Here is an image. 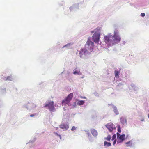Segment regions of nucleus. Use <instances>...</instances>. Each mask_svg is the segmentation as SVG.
Listing matches in <instances>:
<instances>
[{
	"label": "nucleus",
	"mask_w": 149,
	"mask_h": 149,
	"mask_svg": "<svg viewBox=\"0 0 149 149\" xmlns=\"http://www.w3.org/2000/svg\"><path fill=\"white\" fill-rule=\"evenodd\" d=\"M118 32L116 29L114 31V34L112 36L111 33L104 36V39L105 42L109 44H114L119 42L121 40V38L118 34Z\"/></svg>",
	"instance_id": "obj_1"
},
{
	"label": "nucleus",
	"mask_w": 149,
	"mask_h": 149,
	"mask_svg": "<svg viewBox=\"0 0 149 149\" xmlns=\"http://www.w3.org/2000/svg\"><path fill=\"white\" fill-rule=\"evenodd\" d=\"M73 96V94L72 93H71L68 95L67 97L62 101V105L65 106L66 104H69L72 99Z\"/></svg>",
	"instance_id": "obj_2"
},
{
	"label": "nucleus",
	"mask_w": 149,
	"mask_h": 149,
	"mask_svg": "<svg viewBox=\"0 0 149 149\" xmlns=\"http://www.w3.org/2000/svg\"><path fill=\"white\" fill-rule=\"evenodd\" d=\"M48 107V109L50 111L53 112L55 110L53 101L48 102H46L44 106V107Z\"/></svg>",
	"instance_id": "obj_3"
},
{
	"label": "nucleus",
	"mask_w": 149,
	"mask_h": 149,
	"mask_svg": "<svg viewBox=\"0 0 149 149\" xmlns=\"http://www.w3.org/2000/svg\"><path fill=\"white\" fill-rule=\"evenodd\" d=\"M106 126L110 132H112L113 130H116V128L114 125L111 123H108L106 125Z\"/></svg>",
	"instance_id": "obj_4"
},
{
	"label": "nucleus",
	"mask_w": 149,
	"mask_h": 149,
	"mask_svg": "<svg viewBox=\"0 0 149 149\" xmlns=\"http://www.w3.org/2000/svg\"><path fill=\"white\" fill-rule=\"evenodd\" d=\"M93 40L95 42L98 43L100 39V34L99 33H95L92 36Z\"/></svg>",
	"instance_id": "obj_5"
},
{
	"label": "nucleus",
	"mask_w": 149,
	"mask_h": 149,
	"mask_svg": "<svg viewBox=\"0 0 149 149\" xmlns=\"http://www.w3.org/2000/svg\"><path fill=\"white\" fill-rule=\"evenodd\" d=\"M88 52V50L85 48L81 49L79 52L80 56L81 57L83 55H86Z\"/></svg>",
	"instance_id": "obj_6"
},
{
	"label": "nucleus",
	"mask_w": 149,
	"mask_h": 149,
	"mask_svg": "<svg viewBox=\"0 0 149 149\" xmlns=\"http://www.w3.org/2000/svg\"><path fill=\"white\" fill-rule=\"evenodd\" d=\"M59 126L60 128L63 129L65 131L67 130L69 128V125L65 124H61Z\"/></svg>",
	"instance_id": "obj_7"
},
{
	"label": "nucleus",
	"mask_w": 149,
	"mask_h": 149,
	"mask_svg": "<svg viewBox=\"0 0 149 149\" xmlns=\"http://www.w3.org/2000/svg\"><path fill=\"white\" fill-rule=\"evenodd\" d=\"M91 132L92 135L96 137L98 135V133L96 130L93 129H91Z\"/></svg>",
	"instance_id": "obj_8"
},
{
	"label": "nucleus",
	"mask_w": 149,
	"mask_h": 149,
	"mask_svg": "<svg viewBox=\"0 0 149 149\" xmlns=\"http://www.w3.org/2000/svg\"><path fill=\"white\" fill-rule=\"evenodd\" d=\"M125 137V135L124 134H123L120 135L119 136V139L121 140L120 141H117V143H119L120 142H122L124 140Z\"/></svg>",
	"instance_id": "obj_9"
},
{
	"label": "nucleus",
	"mask_w": 149,
	"mask_h": 149,
	"mask_svg": "<svg viewBox=\"0 0 149 149\" xmlns=\"http://www.w3.org/2000/svg\"><path fill=\"white\" fill-rule=\"evenodd\" d=\"M86 45L90 46V47H93L94 46V43L88 39L86 42Z\"/></svg>",
	"instance_id": "obj_10"
},
{
	"label": "nucleus",
	"mask_w": 149,
	"mask_h": 149,
	"mask_svg": "<svg viewBox=\"0 0 149 149\" xmlns=\"http://www.w3.org/2000/svg\"><path fill=\"white\" fill-rule=\"evenodd\" d=\"M120 122L123 125L126 124L127 120L126 118L124 117H121L120 118Z\"/></svg>",
	"instance_id": "obj_11"
},
{
	"label": "nucleus",
	"mask_w": 149,
	"mask_h": 149,
	"mask_svg": "<svg viewBox=\"0 0 149 149\" xmlns=\"http://www.w3.org/2000/svg\"><path fill=\"white\" fill-rule=\"evenodd\" d=\"M13 78L12 76H8L7 77H5L4 79V80L5 81L7 80H9V81H12L13 79Z\"/></svg>",
	"instance_id": "obj_12"
},
{
	"label": "nucleus",
	"mask_w": 149,
	"mask_h": 149,
	"mask_svg": "<svg viewBox=\"0 0 149 149\" xmlns=\"http://www.w3.org/2000/svg\"><path fill=\"white\" fill-rule=\"evenodd\" d=\"M120 72L115 70L114 72V73L115 74V77L117 78H118L119 77V73Z\"/></svg>",
	"instance_id": "obj_13"
},
{
	"label": "nucleus",
	"mask_w": 149,
	"mask_h": 149,
	"mask_svg": "<svg viewBox=\"0 0 149 149\" xmlns=\"http://www.w3.org/2000/svg\"><path fill=\"white\" fill-rule=\"evenodd\" d=\"M84 103V102L83 100H80L78 101L77 103V104L79 105H83Z\"/></svg>",
	"instance_id": "obj_14"
},
{
	"label": "nucleus",
	"mask_w": 149,
	"mask_h": 149,
	"mask_svg": "<svg viewBox=\"0 0 149 149\" xmlns=\"http://www.w3.org/2000/svg\"><path fill=\"white\" fill-rule=\"evenodd\" d=\"M104 146H109L111 145V143L110 142H107L105 141L104 142Z\"/></svg>",
	"instance_id": "obj_15"
},
{
	"label": "nucleus",
	"mask_w": 149,
	"mask_h": 149,
	"mask_svg": "<svg viewBox=\"0 0 149 149\" xmlns=\"http://www.w3.org/2000/svg\"><path fill=\"white\" fill-rule=\"evenodd\" d=\"M113 110L115 113H116V115H118V111L117 110V108L116 107H114L113 108Z\"/></svg>",
	"instance_id": "obj_16"
},
{
	"label": "nucleus",
	"mask_w": 149,
	"mask_h": 149,
	"mask_svg": "<svg viewBox=\"0 0 149 149\" xmlns=\"http://www.w3.org/2000/svg\"><path fill=\"white\" fill-rule=\"evenodd\" d=\"M73 74H80V70H74Z\"/></svg>",
	"instance_id": "obj_17"
},
{
	"label": "nucleus",
	"mask_w": 149,
	"mask_h": 149,
	"mask_svg": "<svg viewBox=\"0 0 149 149\" xmlns=\"http://www.w3.org/2000/svg\"><path fill=\"white\" fill-rule=\"evenodd\" d=\"M111 139V136L110 135H109L107 137V138H105L106 140L108 141H109Z\"/></svg>",
	"instance_id": "obj_18"
},
{
	"label": "nucleus",
	"mask_w": 149,
	"mask_h": 149,
	"mask_svg": "<svg viewBox=\"0 0 149 149\" xmlns=\"http://www.w3.org/2000/svg\"><path fill=\"white\" fill-rule=\"evenodd\" d=\"M116 138V134H114L113 135L112 137V140H113L115 139Z\"/></svg>",
	"instance_id": "obj_19"
},
{
	"label": "nucleus",
	"mask_w": 149,
	"mask_h": 149,
	"mask_svg": "<svg viewBox=\"0 0 149 149\" xmlns=\"http://www.w3.org/2000/svg\"><path fill=\"white\" fill-rule=\"evenodd\" d=\"M130 141H129L128 142L126 143V144H129V145L128 146H132V143H130Z\"/></svg>",
	"instance_id": "obj_20"
},
{
	"label": "nucleus",
	"mask_w": 149,
	"mask_h": 149,
	"mask_svg": "<svg viewBox=\"0 0 149 149\" xmlns=\"http://www.w3.org/2000/svg\"><path fill=\"white\" fill-rule=\"evenodd\" d=\"M76 127L74 126H73L71 130L72 131H74L76 130Z\"/></svg>",
	"instance_id": "obj_21"
},
{
	"label": "nucleus",
	"mask_w": 149,
	"mask_h": 149,
	"mask_svg": "<svg viewBox=\"0 0 149 149\" xmlns=\"http://www.w3.org/2000/svg\"><path fill=\"white\" fill-rule=\"evenodd\" d=\"M118 131L119 132H121V128H120V127H118Z\"/></svg>",
	"instance_id": "obj_22"
},
{
	"label": "nucleus",
	"mask_w": 149,
	"mask_h": 149,
	"mask_svg": "<svg viewBox=\"0 0 149 149\" xmlns=\"http://www.w3.org/2000/svg\"><path fill=\"white\" fill-rule=\"evenodd\" d=\"M141 16L142 17H144L145 16V14L144 13H142L141 14Z\"/></svg>",
	"instance_id": "obj_23"
},
{
	"label": "nucleus",
	"mask_w": 149,
	"mask_h": 149,
	"mask_svg": "<svg viewBox=\"0 0 149 149\" xmlns=\"http://www.w3.org/2000/svg\"><path fill=\"white\" fill-rule=\"evenodd\" d=\"M116 139H115L113 143V145H114L116 144Z\"/></svg>",
	"instance_id": "obj_24"
},
{
	"label": "nucleus",
	"mask_w": 149,
	"mask_h": 149,
	"mask_svg": "<svg viewBox=\"0 0 149 149\" xmlns=\"http://www.w3.org/2000/svg\"><path fill=\"white\" fill-rule=\"evenodd\" d=\"M35 115L34 114H31L30 115V117H32L34 116Z\"/></svg>",
	"instance_id": "obj_25"
},
{
	"label": "nucleus",
	"mask_w": 149,
	"mask_h": 149,
	"mask_svg": "<svg viewBox=\"0 0 149 149\" xmlns=\"http://www.w3.org/2000/svg\"><path fill=\"white\" fill-rule=\"evenodd\" d=\"M54 133L55 134H56L58 136H60V135H58L57 133Z\"/></svg>",
	"instance_id": "obj_26"
},
{
	"label": "nucleus",
	"mask_w": 149,
	"mask_h": 149,
	"mask_svg": "<svg viewBox=\"0 0 149 149\" xmlns=\"http://www.w3.org/2000/svg\"><path fill=\"white\" fill-rule=\"evenodd\" d=\"M117 135L118 137V135H120V134L119 133H117Z\"/></svg>",
	"instance_id": "obj_27"
},
{
	"label": "nucleus",
	"mask_w": 149,
	"mask_h": 149,
	"mask_svg": "<svg viewBox=\"0 0 149 149\" xmlns=\"http://www.w3.org/2000/svg\"><path fill=\"white\" fill-rule=\"evenodd\" d=\"M94 31H91V32H92V33H94Z\"/></svg>",
	"instance_id": "obj_28"
},
{
	"label": "nucleus",
	"mask_w": 149,
	"mask_h": 149,
	"mask_svg": "<svg viewBox=\"0 0 149 149\" xmlns=\"http://www.w3.org/2000/svg\"><path fill=\"white\" fill-rule=\"evenodd\" d=\"M36 107V105H35V106H34V107Z\"/></svg>",
	"instance_id": "obj_29"
},
{
	"label": "nucleus",
	"mask_w": 149,
	"mask_h": 149,
	"mask_svg": "<svg viewBox=\"0 0 149 149\" xmlns=\"http://www.w3.org/2000/svg\"><path fill=\"white\" fill-rule=\"evenodd\" d=\"M67 46V45H65V46H64V47H65V46Z\"/></svg>",
	"instance_id": "obj_30"
}]
</instances>
